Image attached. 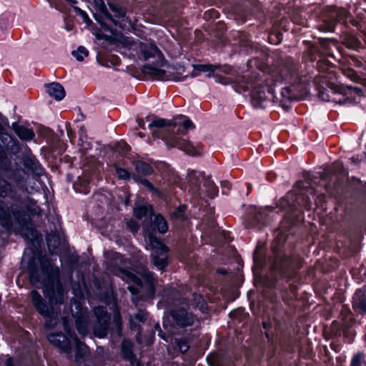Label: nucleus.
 I'll use <instances>...</instances> for the list:
<instances>
[{
	"instance_id": "obj_63",
	"label": "nucleus",
	"mask_w": 366,
	"mask_h": 366,
	"mask_svg": "<svg viewBox=\"0 0 366 366\" xmlns=\"http://www.w3.org/2000/svg\"><path fill=\"white\" fill-rule=\"evenodd\" d=\"M217 271H218V272L222 273V274L226 273V272L223 269H219Z\"/></svg>"
},
{
	"instance_id": "obj_18",
	"label": "nucleus",
	"mask_w": 366,
	"mask_h": 366,
	"mask_svg": "<svg viewBox=\"0 0 366 366\" xmlns=\"http://www.w3.org/2000/svg\"><path fill=\"white\" fill-rule=\"evenodd\" d=\"M47 92L51 97L56 100L62 99L65 96L64 87L59 83H51L47 86Z\"/></svg>"
},
{
	"instance_id": "obj_52",
	"label": "nucleus",
	"mask_w": 366,
	"mask_h": 366,
	"mask_svg": "<svg viewBox=\"0 0 366 366\" xmlns=\"http://www.w3.org/2000/svg\"><path fill=\"white\" fill-rule=\"evenodd\" d=\"M183 126L186 129H193L194 127L192 122L189 119H187L183 122Z\"/></svg>"
},
{
	"instance_id": "obj_44",
	"label": "nucleus",
	"mask_w": 366,
	"mask_h": 366,
	"mask_svg": "<svg viewBox=\"0 0 366 366\" xmlns=\"http://www.w3.org/2000/svg\"><path fill=\"white\" fill-rule=\"evenodd\" d=\"M188 178H189V181L190 182V184L192 185H195L196 187V190L198 191L199 189V186L196 184V179L197 178V172L196 171H192L189 173L188 174Z\"/></svg>"
},
{
	"instance_id": "obj_23",
	"label": "nucleus",
	"mask_w": 366,
	"mask_h": 366,
	"mask_svg": "<svg viewBox=\"0 0 366 366\" xmlns=\"http://www.w3.org/2000/svg\"><path fill=\"white\" fill-rule=\"evenodd\" d=\"M76 327L79 333L85 336L88 332V319L84 315L79 316L76 320Z\"/></svg>"
},
{
	"instance_id": "obj_45",
	"label": "nucleus",
	"mask_w": 366,
	"mask_h": 366,
	"mask_svg": "<svg viewBox=\"0 0 366 366\" xmlns=\"http://www.w3.org/2000/svg\"><path fill=\"white\" fill-rule=\"evenodd\" d=\"M182 150L191 155H197L198 154L195 148L188 142H187V144Z\"/></svg>"
},
{
	"instance_id": "obj_15",
	"label": "nucleus",
	"mask_w": 366,
	"mask_h": 366,
	"mask_svg": "<svg viewBox=\"0 0 366 366\" xmlns=\"http://www.w3.org/2000/svg\"><path fill=\"white\" fill-rule=\"evenodd\" d=\"M48 340L63 352L68 351L69 345L71 342L62 333L51 334L48 336Z\"/></svg>"
},
{
	"instance_id": "obj_62",
	"label": "nucleus",
	"mask_w": 366,
	"mask_h": 366,
	"mask_svg": "<svg viewBox=\"0 0 366 366\" xmlns=\"http://www.w3.org/2000/svg\"><path fill=\"white\" fill-rule=\"evenodd\" d=\"M274 280H269V282H267L268 287H272L273 285Z\"/></svg>"
},
{
	"instance_id": "obj_56",
	"label": "nucleus",
	"mask_w": 366,
	"mask_h": 366,
	"mask_svg": "<svg viewBox=\"0 0 366 366\" xmlns=\"http://www.w3.org/2000/svg\"><path fill=\"white\" fill-rule=\"evenodd\" d=\"M54 7L56 9L59 10L60 11H62V12L65 11L64 8L63 7V6L61 4L55 3L54 4Z\"/></svg>"
},
{
	"instance_id": "obj_33",
	"label": "nucleus",
	"mask_w": 366,
	"mask_h": 366,
	"mask_svg": "<svg viewBox=\"0 0 366 366\" xmlns=\"http://www.w3.org/2000/svg\"><path fill=\"white\" fill-rule=\"evenodd\" d=\"M341 70L342 73L349 79H350L354 82H357L359 81V76L353 70L352 67L347 66V65L343 64L341 66Z\"/></svg>"
},
{
	"instance_id": "obj_16",
	"label": "nucleus",
	"mask_w": 366,
	"mask_h": 366,
	"mask_svg": "<svg viewBox=\"0 0 366 366\" xmlns=\"http://www.w3.org/2000/svg\"><path fill=\"white\" fill-rule=\"evenodd\" d=\"M0 224L7 229L12 226V219L9 207L3 201H0Z\"/></svg>"
},
{
	"instance_id": "obj_35",
	"label": "nucleus",
	"mask_w": 366,
	"mask_h": 366,
	"mask_svg": "<svg viewBox=\"0 0 366 366\" xmlns=\"http://www.w3.org/2000/svg\"><path fill=\"white\" fill-rule=\"evenodd\" d=\"M167 143L172 147H177L180 149H183L187 144V141L184 139H179L176 137H169L167 140Z\"/></svg>"
},
{
	"instance_id": "obj_60",
	"label": "nucleus",
	"mask_w": 366,
	"mask_h": 366,
	"mask_svg": "<svg viewBox=\"0 0 366 366\" xmlns=\"http://www.w3.org/2000/svg\"><path fill=\"white\" fill-rule=\"evenodd\" d=\"M3 134H4V129L3 126L0 124V138L2 137Z\"/></svg>"
},
{
	"instance_id": "obj_10",
	"label": "nucleus",
	"mask_w": 366,
	"mask_h": 366,
	"mask_svg": "<svg viewBox=\"0 0 366 366\" xmlns=\"http://www.w3.org/2000/svg\"><path fill=\"white\" fill-rule=\"evenodd\" d=\"M347 16V12L344 9L330 8L322 15L323 24L320 26L322 31H332L336 22L344 20Z\"/></svg>"
},
{
	"instance_id": "obj_4",
	"label": "nucleus",
	"mask_w": 366,
	"mask_h": 366,
	"mask_svg": "<svg viewBox=\"0 0 366 366\" xmlns=\"http://www.w3.org/2000/svg\"><path fill=\"white\" fill-rule=\"evenodd\" d=\"M267 72L274 81H285L294 84L299 79L297 66L291 59H281L272 67L267 68Z\"/></svg>"
},
{
	"instance_id": "obj_19",
	"label": "nucleus",
	"mask_w": 366,
	"mask_h": 366,
	"mask_svg": "<svg viewBox=\"0 0 366 366\" xmlns=\"http://www.w3.org/2000/svg\"><path fill=\"white\" fill-rule=\"evenodd\" d=\"M13 128L16 135L21 139L31 140L34 137L33 131L29 129L17 125L16 124H13Z\"/></svg>"
},
{
	"instance_id": "obj_32",
	"label": "nucleus",
	"mask_w": 366,
	"mask_h": 366,
	"mask_svg": "<svg viewBox=\"0 0 366 366\" xmlns=\"http://www.w3.org/2000/svg\"><path fill=\"white\" fill-rule=\"evenodd\" d=\"M12 192L11 184L4 179L0 178V197H6Z\"/></svg>"
},
{
	"instance_id": "obj_43",
	"label": "nucleus",
	"mask_w": 366,
	"mask_h": 366,
	"mask_svg": "<svg viewBox=\"0 0 366 366\" xmlns=\"http://www.w3.org/2000/svg\"><path fill=\"white\" fill-rule=\"evenodd\" d=\"M293 197V193H289L286 197H283L280 201V206L284 209L287 207L290 206V198Z\"/></svg>"
},
{
	"instance_id": "obj_58",
	"label": "nucleus",
	"mask_w": 366,
	"mask_h": 366,
	"mask_svg": "<svg viewBox=\"0 0 366 366\" xmlns=\"http://www.w3.org/2000/svg\"><path fill=\"white\" fill-rule=\"evenodd\" d=\"M69 4H70L71 6H72L73 7H75L74 6V4H76V0H65Z\"/></svg>"
},
{
	"instance_id": "obj_34",
	"label": "nucleus",
	"mask_w": 366,
	"mask_h": 366,
	"mask_svg": "<svg viewBox=\"0 0 366 366\" xmlns=\"http://www.w3.org/2000/svg\"><path fill=\"white\" fill-rule=\"evenodd\" d=\"M194 67V70H197L198 71H214L215 66L209 64H197V65H192ZM197 73L195 71H193L190 73L191 76H197Z\"/></svg>"
},
{
	"instance_id": "obj_41",
	"label": "nucleus",
	"mask_w": 366,
	"mask_h": 366,
	"mask_svg": "<svg viewBox=\"0 0 366 366\" xmlns=\"http://www.w3.org/2000/svg\"><path fill=\"white\" fill-rule=\"evenodd\" d=\"M116 172L117 174L119 179H129L130 177V174L128 171L124 169L120 168L119 167H115Z\"/></svg>"
},
{
	"instance_id": "obj_38",
	"label": "nucleus",
	"mask_w": 366,
	"mask_h": 366,
	"mask_svg": "<svg viewBox=\"0 0 366 366\" xmlns=\"http://www.w3.org/2000/svg\"><path fill=\"white\" fill-rule=\"evenodd\" d=\"M341 92L344 95H347V94L352 95L353 94H357L359 96L362 95V90L360 88L353 87L352 86H347L346 88L342 89Z\"/></svg>"
},
{
	"instance_id": "obj_1",
	"label": "nucleus",
	"mask_w": 366,
	"mask_h": 366,
	"mask_svg": "<svg viewBox=\"0 0 366 366\" xmlns=\"http://www.w3.org/2000/svg\"><path fill=\"white\" fill-rule=\"evenodd\" d=\"M40 264L45 278L41 281L39 271L35 267H29V281L31 285L39 287V285L44 286V295L49 300V306L44 301L40 294L36 291L31 292L32 303L36 310L48 320L45 326L52 327L56 325L55 319L57 312L53 307L55 305L63 304L66 300V292L62 285L59 282V269L54 267L51 260L46 256L40 259Z\"/></svg>"
},
{
	"instance_id": "obj_11",
	"label": "nucleus",
	"mask_w": 366,
	"mask_h": 366,
	"mask_svg": "<svg viewBox=\"0 0 366 366\" xmlns=\"http://www.w3.org/2000/svg\"><path fill=\"white\" fill-rule=\"evenodd\" d=\"M96 320L93 327V332L96 337L102 338L107 334L110 316L106 307L102 306L96 307L94 309Z\"/></svg>"
},
{
	"instance_id": "obj_37",
	"label": "nucleus",
	"mask_w": 366,
	"mask_h": 366,
	"mask_svg": "<svg viewBox=\"0 0 366 366\" xmlns=\"http://www.w3.org/2000/svg\"><path fill=\"white\" fill-rule=\"evenodd\" d=\"M72 55L79 61L84 60L85 56L89 55V51L84 46H79L76 51H72Z\"/></svg>"
},
{
	"instance_id": "obj_61",
	"label": "nucleus",
	"mask_w": 366,
	"mask_h": 366,
	"mask_svg": "<svg viewBox=\"0 0 366 366\" xmlns=\"http://www.w3.org/2000/svg\"><path fill=\"white\" fill-rule=\"evenodd\" d=\"M179 209H180V211H179L180 214H178L179 217H180V216H182L183 214V213L184 212V207H180Z\"/></svg>"
},
{
	"instance_id": "obj_46",
	"label": "nucleus",
	"mask_w": 366,
	"mask_h": 366,
	"mask_svg": "<svg viewBox=\"0 0 366 366\" xmlns=\"http://www.w3.org/2000/svg\"><path fill=\"white\" fill-rule=\"evenodd\" d=\"M127 226L132 232H137L139 228L138 224L133 219L127 221Z\"/></svg>"
},
{
	"instance_id": "obj_17",
	"label": "nucleus",
	"mask_w": 366,
	"mask_h": 366,
	"mask_svg": "<svg viewBox=\"0 0 366 366\" xmlns=\"http://www.w3.org/2000/svg\"><path fill=\"white\" fill-rule=\"evenodd\" d=\"M295 99H296V94L290 87L282 88L280 92L274 94V102H280L282 104H285L287 100L290 101Z\"/></svg>"
},
{
	"instance_id": "obj_12",
	"label": "nucleus",
	"mask_w": 366,
	"mask_h": 366,
	"mask_svg": "<svg viewBox=\"0 0 366 366\" xmlns=\"http://www.w3.org/2000/svg\"><path fill=\"white\" fill-rule=\"evenodd\" d=\"M140 49L144 59L149 61L144 66L151 65L152 67L157 68L164 65V58L163 54L155 45L152 44H141Z\"/></svg>"
},
{
	"instance_id": "obj_29",
	"label": "nucleus",
	"mask_w": 366,
	"mask_h": 366,
	"mask_svg": "<svg viewBox=\"0 0 366 366\" xmlns=\"http://www.w3.org/2000/svg\"><path fill=\"white\" fill-rule=\"evenodd\" d=\"M152 206L149 204H144V205H139L134 208V215L139 218L142 219L144 217H146L148 214L149 211L152 212Z\"/></svg>"
},
{
	"instance_id": "obj_6",
	"label": "nucleus",
	"mask_w": 366,
	"mask_h": 366,
	"mask_svg": "<svg viewBox=\"0 0 366 366\" xmlns=\"http://www.w3.org/2000/svg\"><path fill=\"white\" fill-rule=\"evenodd\" d=\"M64 327L71 339V342L69 345L68 351L64 352L66 354V357L71 362L78 365V366H81L87 358L88 347L76 337H73L70 330L68 328V325L65 320H64Z\"/></svg>"
},
{
	"instance_id": "obj_54",
	"label": "nucleus",
	"mask_w": 366,
	"mask_h": 366,
	"mask_svg": "<svg viewBox=\"0 0 366 366\" xmlns=\"http://www.w3.org/2000/svg\"><path fill=\"white\" fill-rule=\"evenodd\" d=\"M207 360L212 366H217V363L216 362V355H212L208 357Z\"/></svg>"
},
{
	"instance_id": "obj_14",
	"label": "nucleus",
	"mask_w": 366,
	"mask_h": 366,
	"mask_svg": "<svg viewBox=\"0 0 366 366\" xmlns=\"http://www.w3.org/2000/svg\"><path fill=\"white\" fill-rule=\"evenodd\" d=\"M133 343L127 340H124L122 343V355L124 358L129 361L131 366H141L133 353Z\"/></svg>"
},
{
	"instance_id": "obj_49",
	"label": "nucleus",
	"mask_w": 366,
	"mask_h": 366,
	"mask_svg": "<svg viewBox=\"0 0 366 366\" xmlns=\"http://www.w3.org/2000/svg\"><path fill=\"white\" fill-rule=\"evenodd\" d=\"M321 45L322 47H324L325 49L327 50H330V44H333L335 45V41H333V40H330V41H326V40H321V42H320Z\"/></svg>"
},
{
	"instance_id": "obj_42",
	"label": "nucleus",
	"mask_w": 366,
	"mask_h": 366,
	"mask_svg": "<svg viewBox=\"0 0 366 366\" xmlns=\"http://www.w3.org/2000/svg\"><path fill=\"white\" fill-rule=\"evenodd\" d=\"M343 64L347 65V66L352 67V66H357L359 64V61L354 57H350L349 59H345L341 62V66Z\"/></svg>"
},
{
	"instance_id": "obj_27",
	"label": "nucleus",
	"mask_w": 366,
	"mask_h": 366,
	"mask_svg": "<svg viewBox=\"0 0 366 366\" xmlns=\"http://www.w3.org/2000/svg\"><path fill=\"white\" fill-rule=\"evenodd\" d=\"M132 177L136 182H139L141 184L147 188L153 194H155L158 196L160 195L159 191L157 188H155L152 185V184L147 179H143L137 174H134Z\"/></svg>"
},
{
	"instance_id": "obj_53",
	"label": "nucleus",
	"mask_w": 366,
	"mask_h": 366,
	"mask_svg": "<svg viewBox=\"0 0 366 366\" xmlns=\"http://www.w3.org/2000/svg\"><path fill=\"white\" fill-rule=\"evenodd\" d=\"M319 97L321 98L323 101H329L330 97L329 95L325 92V91L319 90Z\"/></svg>"
},
{
	"instance_id": "obj_8",
	"label": "nucleus",
	"mask_w": 366,
	"mask_h": 366,
	"mask_svg": "<svg viewBox=\"0 0 366 366\" xmlns=\"http://www.w3.org/2000/svg\"><path fill=\"white\" fill-rule=\"evenodd\" d=\"M142 72L157 79L174 80L177 81H182L189 75L184 74L185 69L181 66H178L177 71L172 74L170 72L168 74L167 71L159 68L152 67L151 65L143 66Z\"/></svg>"
},
{
	"instance_id": "obj_31",
	"label": "nucleus",
	"mask_w": 366,
	"mask_h": 366,
	"mask_svg": "<svg viewBox=\"0 0 366 366\" xmlns=\"http://www.w3.org/2000/svg\"><path fill=\"white\" fill-rule=\"evenodd\" d=\"M204 187H206V192L209 197L214 198L215 196H217L218 192L217 187L215 186L214 183L210 180L209 178L205 179Z\"/></svg>"
},
{
	"instance_id": "obj_36",
	"label": "nucleus",
	"mask_w": 366,
	"mask_h": 366,
	"mask_svg": "<svg viewBox=\"0 0 366 366\" xmlns=\"http://www.w3.org/2000/svg\"><path fill=\"white\" fill-rule=\"evenodd\" d=\"M343 43L346 45L347 47L354 49L357 46L359 41L354 36L345 35L343 39Z\"/></svg>"
},
{
	"instance_id": "obj_50",
	"label": "nucleus",
	"mask_w": 366,
	"mask_h": 366,
	"mask_svg": "<svg viewBox=\"0 0 366 366\" xmlns=\"http://www.w3.org/2000/svg\"><path fill=\"white\" fill-rule=\"evenodd\" d=\"M361 358H362V356L360 355H355L352 360L351 365L352 366H360Z\"/></svg>"
},
{
	"instance_id": "obj_9",
	"label": "nucleus",
	"mask_w": 366,
	"mask_h": 366,
	"mask_svg": "<svg viewBox=\"0 0 366 366\" xmlns=\"http://www.w3.org/2000/svg\"><path fill=\"white\" fill-rule=\"evenodd\" d=\"M11 207L16 222L21 227L23 235L31 241L37 240L39 238V233L31 224L29 216L24 212L18 211L16 208L13 206Z\"/></svg>"
},
{
	"instance_id": "obj_2",
	"label": "nucleus",
	"mask_w": 366,
	"mask_h": 366,
	"mask_svg": "<svg viewBox=\"0 0 366 366\" xmlns=\"http://www.w3.org/2000/svg\"><path fill=\"white\" fill-rule=\"evenodd\" d=\"M137 272L142 276L144 284L134 274L124 269H119L117 275L127 282H133L132 285L128 287V290L133 295H139L143 297H152L155 293L157 280L153 274L146 267H138Z\"/></svg>"
},
{
	"instance_id": "obj_30",
	"label": "nucleus",
	"mask_w": 366,
	"mask_h": 366,
	"mask_svg": "<svg viewBox=\"0 0 366 366\" xmlns=\"http://www.w3.org/2000/svg\"><path fill=\"white\" fill-rule=\"evenodd\" d=\"M24 204L26 206L27 211L31 214H34V215H35V214L39 215L40 214L41 209L36 205V202H34V200L29 198L24 201Z\"/></svg>"
},
{
	"instance_id": "obj_7",
	"label": "nucleus",
	"mask_w": 366,
	"mask_h": 366,
	"mask_svg": "<svg viewBox=\"0 0 366 366\" xmlns=\"http://www.w3.org/2000/svg\"><path fill=\"white\" fill-rule=\"evenodd\" d=\"M149 243L152 247V262L159 269H164L167 266L169 249L158 239L153 236L149 237Z\"/></svg>"
},
{
	"instance_id": "obj_51",
	"label": "nucleus",
	"mask_w": 366,
	"mask_h": 366,
	"mask_svg": "<svg viewBox=\"0 0 366 366\" xmlns=\"http://www.w3.org/2000/svg\"><path fill=\"white\" fill-rule=\"evenodd\" d=\"M147 318V314L139 311L136 315L135 319L138 320L139 321L144 322Z\"/></svg>"
},
{
	"instance_id": "obj_28",
	"label": "nucleus",
	"mask_w": 366,
	"mask_h": 366,
	"mask_svg": "<svg viewBox=\"0 0 366 366\" xmlns=\"http://www.w3.org/2000/svg\"><path fill=\"white\" fill-rule=\"evenodd\" d=\"M154 224L161 233H165L168 229L167 222L161 214H158L155 217Z\"/></svg>"
},
{
	"instance_id": "obj_47",
	"label": "nucleus",
	"mask_w": 366,
	"mask_h": 366,
	"mask_svg": "<svg viewBox=\"0 0 366 366\" xmlns=\"http://www.w3.org/2000/svg\"><path fill=\"white\" fill-rule=\"evenodd\" d=\"M267 209L272 210V208L266 207L265 209H261L256 214L255 218L257 219V221L260 222L263 220L264 217L266 215L265 213Z\"/></svg>"
},
{
	"instance_id": "obj_55",
	"label": "nucleus",
	"mask_w": 366,
	"mask_h": 366,
	"mask_svg": "<svg viewBox=\"0 0 366 366\" xmlns=\"http://www.w3.org/2000/svg\"><path fill=\"white\" fill-rule=\"evenodd\" d=\"M74 9L75 10H77L79 11L83 16V17L84 18V20L86 21V23H88L89 21H90L88 16L86 15V14L85 12H84L83 11H81L80 9L77 8V7H74Z\"/></svg>"
},
{
	"instance_id": "obj_5",
	"label": "nucleus",
	"mask_w": 366,
	"mask_h": 366,
	"mask_svg": "<svg viewBox=\"0 0 366 366\" xmlns=\"http://www.w3.org/2000/svg\"><path fill=\"white\" fill-rule=\"evenodd\" d=\"M287 235L284 233H279L272 244V250L274 257V262L272 269L274 272L282 273L287 268H294L293 259L287 256L281 249L282 244L286 241Z\"/></svg>"
},
{
	"instance_id": "obj_24",
	"label": "nucleus",
	"mask_w": 366,
	"mask_h": 366,
	"mask_svg": "<svg viewBox=\"0 0 366 366\" xmlns=\"http://www.w3.org/2000/svg\"><path fill=\"white\" fill-rule=\"evenodd\" d=\"M108 6L110 10L114 13L113 18L122 19L125 17L127 14V9L118 4L116 3H108Z\"/></svg>"
},
{
	"instance_id": "obj_48",
	"label": "nucleus",
	"mask_w": 366,
	"mask_h": 366,
	"mask_svg": "<svg viewBox=\"0 0 366 366\" xmlns=\"http://www.w3.org/2000/svg\"><path fill=\"white\" fill-rule=\"evenodd\" d=\"M107 60L112 65H117L120 61L119 57L116 55H109Z\"/></svg>"
},
{
	"instance_id": "obj_57",
	"label": "nucleus",
	"mask_w": 366,
	"mask_h": 366,
	"mask_svg": "<svg viewBox=\"0 0 366 366\" xmlns=\"http://www.w3.org/2000/svg\"><path fill=\"white\" fill-rule=\"evenodd\" d=\"M357 83L361 84L366 86V79H362L359 77V81H357Z\"/></svg>"
},
{
	"instance_id": "obj_39",
	"label": "nucleus",
	"mask_w": 366,
	"mask_h": 366,
	"mask_svg": "<svg viewBox=\"0 0 366 366\" xmlns=\"http://www.w3.org/2000/svg\"><path fill=\"white\" fill-rule=\"evenodd\" d=\"M175 343L177 345L178 350L182 353H184V352H187L189 348L188 342L184 339H176Z\"/></svg>"
},
{
	"instance_id": "obj_64",
	"label": "nucleus",
	"mask_w": 366,
	"mask_h": 366,
	"mask_svg": "<svg viewBox=\"0 0 366 366\" xmlns=\"http://www.w3.org/2000/svg\"><path fill=\"white\" fill-rule=\"evenodd\" d=\"M254 259L255 264H257V253L254 254Z\"/></svg>"
},
{
	"instance_id": "obj_26",
	"label": "nucleus",
	"mask_w": 366,
	"mask_h": 366,
	"mask_svg": "<svg viewBox=\"0 0 366 366\" xmlns=\"http://www.w3.org/2000/svg\"><path fill=\"white\" fill-rule=\"evenodd\" d=\"M191 305L194 308H199V310L202 312H205L206 310H207V304L204 300L202 296L200 295H193V300Z\"/></svg>"
},
{
	"instance_id": "obj_3",
	"label": "nucleus",
	"mask_w": 366,
	"mask_h": 366,
	"mask_svg": "<svg viewBox=\"0 0 366 366\" xmlns=\"http://www.w3.org/2000/svg\"><path fill=\"white\" fill-rule=\"evenodd\" d=\"M267 79L261 80L257 75L250 77H243L239 83V86L244 90H252V101L256 107H266L274 102V91L270 86L265 84Z\"/></svg>"
},
{
	"instance_id": "obj_25",
	"label": "nucleus",
	"mask_w": 366,
	"mask_h": 366,
	"mask_svg": "<svg viewBox=\"0 0 366 366\" xmlns=\"http://www.w3.org/2000/svg\"><path fill=\"white\" fill-rule=\"evenodd\" d=\"M177 125L176 122H172L164 119H156L149 125L150 129L153 127L162 128L165 127H175Z\"/></svg>"
},
{
	"instance_id": "obj_20",
	"label": "nucleus",
	"mask_w": 366,
	"mask_h": 366,
	"mask_svg": "<svg viewBox=\"0 0 366 366\" xmlns=\"http://www.w3.org/2000/svg\"><path fill=\"white\" fill-rule=\"evenodd\" d=\"M97 8L100 11L103 17L109 20L114 26H119V22L113 18L112 15L107 11L104 1L103 0H94Z\"/></svg>"
},
{
	"instance_id": "obj_21",
	"label": "nucleus",
	"mask_w": 366,
	"mask_h": 366,
	"mask_svg": "<svg viewBox=\"0 0 366 366\" xmlns=\"http://www.w3.org/2000/svg\"><path fill=\"white\" fill-rule=\"evenodd\" d=\"M136 172L141 175L148 176L153 173L152 167L147 162L135 161L133 162Z\"/></svg>"
},
{
	"instance_id": "obj_59",
	"label": "nucleus",
	"mask_w": 366,
	"mask_h": 366,
	"mask_svg": "<svg viewBox=\"0 0 366 366\" xmlns=\"http://www.w3.org/2000/svg\"><path fill=\"white\" fill-rule=\"evenodd\" d=\"M6 366H14L11 358H8L6 361Z\"/></svg>"
},
{
	"instance_id": "obj_22",
	"label": "nucleus",
	"mask_w": 366,
	"mask_h": 366,
	"mask_svg": "<svg viewBox=\"0 0 366 366\" xmlns=\"http://www.w3.org/2000/svg\"><path fill=\"white\" fill-rule=\"evenodd\" d=\"M46 241L49 251L52 254L55 253L56 249L61 244V239L59 235L56 234V233H50L47 236Z\"/></svg>"
},
{
	"instance_id": "obj_40",
	"label": "nucleus",
	"mask_w": 366,
	"mask_h": 366,
	"mask_svg": "<svg viewBox=\"0 0 366 366\" xmlns=\"http://www.w3.org/2000/svg\"><path fill=\"white\" fill-rule=\"evenodd\" d=\"M118 41L124 47L129 49H131L133 46L136 45V44L131 39L125 36H120Z\"/></svg>"
},
{
	"instance_id": "obj_13",
	"label": "nucleus",
	"mask_w": 366,
	"mask_h": 366,
	"mask_svg": "<svg viewBox=\"0 0 366 366\" xmlns=\"http://www.w3.org/2000/svg\"><path fill=\"white\" fill-rule=\"evenodd\" d=\"M170 315L176 325L180 327L192 326L196 320L192 312H189L182 307L171 310Z\"/></svg>"
}]
</instances>
